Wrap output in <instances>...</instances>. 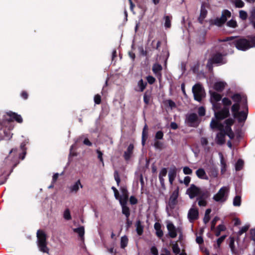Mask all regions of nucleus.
I'll return each mask as SVG.
<instances>
[{
  "label": "nucleus",
  "mask_w": 255,
  "mask_h": 255,
  "mask_svg": "<svg viewBox=\"0 0 255 255\" xmlns=\"http://www.w3.org/2000/svg\"><path fill=\"white\" fill-rule=\"evenodd\" d=\"M239 16L243 20H245L248 18L247 12L244 10H240L239 12Z\"/></svg>",
  "instance_id": "6e6d98bb"
},
{
  "label": "nucleus",
  "mask_w": 255,
  "mask_h": 255,
  "mask_svg": "<svg viewBox=\"0 0 255 255\" xmlns=\"http://www.w3.org/2000/svg\"><path fill=\"white\" fill-rule=\"evenodd\" d=\"M213 105V109L214 111V112L219 111V110L221 109V105L220 104L218 103L217 102H214L212 103Z\"/></svg>",
  "instance_id": "69168bd1"
},
{
  "label": "nucleus",
  "mask_w": 255,
  "mask_h": 255,
  "mask_svg": "<svg viewBox=\"0 0 255 255\" xmlns=\"http://www.w3.org/2000/svg\"><path fill=\"white\" fill-rule=\"evenodd\" d=\"M209 6V4L207 2H203L202 3L201 9H200V13L199 17L198 18V21L200 24H203L204 19L206 17L208 11L206 9V7Z\"/></svg>",
  "instance_id": "9d476101"
},
{
  "label": "nucleus",
  "mask_w": 255,
  "mask_h": 255,
  "mask_svg": "<svg viewBox=\"0 0 255 255\" xmlns=\"http://www.w3.org/2000/svg\"><path fill=\"white\" fill-rule=\"evenodd\" d=\"M198 113L200 117H203L205 115L206 110L203 107H200L198 110Z\"/></svg>",
  "instance_id": "0e129e2a"
},
{
  "label": "nucleus",
  "mask_w": 255,
  "mask_h": 255,
  "mask_svg": "<svg viewBox=\"0 0 255 255\" xmlns=\"http://www.w3.org/2000/svg\"><path fill=\"white\" fill-rule=\"evenodd\" d=\"M211 95V101L212 103L218 102L222 99V96L215 92H210Z\"/></svg>",
  "instance_id": "393cba45"
},
{
  "label": "nucleus",
  "mask_w": 255,
  "mask_h": 255,
  "mask_svg": "<svg viewBox=\"0 0 255 255\" xmlns=\"http://www.w3.org/2000/svg\"><path fill=\"white\" fill-rule=\"evenodd\" d=\"M80 187L82 188L83 185L81 183L80 180H78L74 185L69 187L70 192L71 193H77L79 190Z\"/></svg>",
  "instance_id": "aec40b11"
},
{
  "label": "nucleus",
  "mask_w": 255,
  "mask_h": 255,
  "mask_svg": "<svg viewBox=\"0 0 255 255\" xmlns=\"http://www.w3.org/2000/svg\"><path fill=\"white\" fill-rule=\"evenodd\" d=\"M165 19V23H164V26L166 28H169L171 27V17L168 15H166L164 16Z\"/></svg>",
  "instance_id": "37998d69"
},
{
  "label": "nucleus",
  "mask_w": 255,
  "mask_h": 255,
  "mask_svg": "<svg viewBox=\"0 0 255 255\" xmlns=\"http://www.w3.org/2000/svg\"><path fill=\"white\" fill-rule=\"evenodd\" d=\"M147 85V83L144 82L142 79H140L137 82L135 90L137 92H142L145 89Z\"/></svg>",
  "instance_id": "6ab92c4d"
},
{
  "label": "nucleus",
  "mask_w": 255,
  "mask_h": 255,
  "mask_svg": "<svg viewBox=\"0 0 255 255\" xmlns=\"http://www.w3.org/2000/svg\"><path fill=\"white\" fill-rule=\"evenodd\" d=\"M241 204V197L240 196H236L234 198L233 205L234 206L238 207Z\"/></svg>",
  "instance_id": "79ce46f5"
},
{
  "label": "nucleus",
  "mask_w": 255,
  "mask_h": 255,
  "mask_svg": "<svg viewBox=\"0 0 255 255\" xmlns=\"http://www.w3.org/2000/svg\"><path fill=\"white\" fill-rule=\"evenodd\" d=\"M221 173L223 174L225 173L226 171L227 164L226 161H225L223 155L221 153Z\"/></svg>",
  "instance_id": "4c0bfd02"
},
{
  "label": "nucleus",
  "mask_w": 255,
  "mask_h": 255,
  "mask_svg": "<svg viewBox=\"0 0 255 255\" xmlns=\"http://www.w3.org/2000/svg\"><path fill=\"white\" fill-rule=\"evenodd\" d=\"M225 84L223 82H216L214 85V89L218 92H222L225 88Z\"/></svg>",
  "instance_id": "c756f323"
},
{
  "label": "nucleus",
  "mask_w": 255,
  "mask_h": 255,
  "mask_svg": "<svg viewBox=\"0 0 255 255\" xmlns=\"http://www.w3.org/2000/svg\"><path fill=\"white\" fill-rule=\"evenodd\" d=\"M14 121L20 124L22 123L23 119L20 115L12 111L5 113L0 117V141L9 139L11 137L10 130L6 126Z\"/></svg>",
  "instance_id": "f257e3e1"
},
{
  "label": "nucleus",
  "mask_w": 255,
  "mask_h": 255,
  "mask_svg": "<svg viewBox=\"0 0 255 255\" xmlns=\"http://www.w3.org/2000/svg\"><path fill=\"white\" fill-rule=\"evenodd\" d=\"M167 229L168 231V235L170 238H175L177 236L175 227L172 223L167 224Z\"/></svg>",
  "instance_id": "a211bd4d"
},
{
  "label": "nucleus",
  "mask_w": 255,
  "mask_h": 255,
  "mask_svg": "<svg viewBox=\"0 0 255 255\" xmlns=\"http://www.w3.org/2000/svg\"><path fill=\"white\" fill-rule=\"evenodd\" d=\"M235 5L236 7L242 8L244 6L245 3L242 0H235Z\"/></svg>",
  "instance_id": "680f3d73"
},
{
  "label": "nucleus",
  "mask_w": 255,
  "mask_h": 255,
  "mask_svg": "<svg viewBox=\"0 0 255 255\" xmlns=\"http://www.w3.org/2000/svg\"><path fill=\"white\" fill-rule=\"evenodd\" d=\"M128 199V197H127L121 196L120 198V199L119 200L120 203L122 207L125 206H127V205Z\"/></svg>",
  "instance_id": "de8ad7c7"
},
{
  "label": "nucleus",
  "mask_w": 255,
  "mask_h": 255,
  "mask_svg": "<svg viewBox=\"0 0 255 255\" xmlns=\"http://www.w3.org/2000/svg\"><path fill=\"white\" fill-rule=\"evenodd\" d=\"M247 98L246 96H242L240 93H235L231 96L232 100L235 102V103H242L243 106V100Z\"/></svg>",
  "instance_id": "f3484780"
},
{
  "label": "nucleus",
  "mask_w": 255,
  "mask_h": 255,
  "mask_svg": "<svg viewBox=\"0 0 255 255\" xmlns=\"http://www.w3.org/2000/svg\"><path fill=\"white\" fill-rule=\"evenodd\" d=\"M234 120L232 118L226 119L224 122V123L226 125V127L228 126L231 127L234 124Z\"/></svg>",
  "instance_id": "4d7b16f0"
},
{
  "label": "nucleus",
  "mask_w": 255,
  "mask_h": 255,
  "mask_svg": "<svg viewBox=\"0 0 255 255\" xmlns=\"http://www.w3.org/2000/svg\"><path fill=\"white\" fill-rule=\"evenodd\" d=\"M226 25L229 27L235 28L238 27L237 21L234 19H231L226 23Z\"/></svg>",
  "instance_id": "ea45409f"
},
{
  "label": "nucleus",
  "mask_w": 255,
  "mask_h": 255,
  "mask_svg": "<svg viewBox=\"0 0 255 255\" xmlns=\"http://www.w3.org/2000/svg\"><path fill=\"white\" fill-rule=\"evenodd\" d=\"M162 69V67L161 65L159 64H155L152 67V71L155 74H160V72Z\"/></svg>",
  "instance_id": "c9c22d12"
},
{
  "label": "nucleus",
  "mask_w": 255,
  "mask_h": 255,
  "mask_svg": "<svg viewBox=\"0 0 255 255\" xmlns=\"http://www.w3.org/2000/svg\"><path fill=\"white\" fill-rule=\"evenodd\" d=\"M244 161L239 159L236 162L235 164V169L236 171H240L243 167L244 166Z\"/></svg>",
  "instance_id": "58836bf2"
},
{
  "label": "nucleus",
  "mask_w": 255,
  "mask_h": 255,
  "mask_svg": "<svg viewBox=\"0 0 255 255\" xmlns=\"http://www.w3.org/2000/svg\"><path fill=\"white\" fill-rule=\"evenodd\" d=\"M128 239L126 236H124L121 238V247L122 249H125L128 245Z\"/></svg>",
  "instance_id": "e433bc0d"
},
{
  "label": "nucleus",
  "mask_w": 255,
  "mask_h": 255,
  "mask_svg": "<svg viewBox=\"0 0 255 255\" xmlns=\"http://www.w3.org/2000/svg\"><path fill=\"white\" fill-rule=\"evenodd\" d=\"M165 103L168 105V106L169 107H170L171 109L175 108L176 107V105L175 103V102L170 99L166 101Z\"/></svg>",
  "instance_id": "052dcab7"
},
{
  "label": "nucleus",
  "mask_w": 255,
  "mask_h": 255,
  "mask_svg": "<svg viewBox=\"0 0 255 255\" xmlns=\"http://www.w3.org/2000/svg\"><path fill=\"white\" fill-rule=\"evenodd\" d=\"M226 230V226L223 224H220L218 225L216 228H215V234L216 237H219L221 235V232L222 231H225Z\"/></svg>",
  "instance_id": "2f4dec72"
},
{
  "label": "nucleus",
  "mask_w": 255,
  "mask_h": 255,
  "mask_svg": "<svg viewBox=\"0 0 255 255\" xmlns=\"http://www.w3.org/2000/svg\"><path fill=\"white\" fill-rule=\"evenodd\" d=\"M146 80L150 85L153 84L156 81L155 78H154L152 76H147L146 77Z\"/></svg>",
  "instance_id": "e2e57ef3"
},
{
  "label": "nucleus",
  "mask_w": 255,
  "mask_h": 255,
  "mask_svg": "<svg viewBox=\"0 0 255 255\" xmlns=\"http://www.w3.org/2000/svg\"><path fill=\"white\" fill-rule=\"evenodd\" d=\"M26 154V148L24 142L21 143L19 148H13L10 150L4 160L5 163L11 168L10 173L19 163V159H24Z\"/></svg>",
  "instance_id": "7ed1b4c3"
},
{
  "label": "nucleus",
  "mask_w": 255,
  "mask_h": 255,
  "mask_svg": "<svg viewBox=\"0 0 255 255\" xmlns=\"http://www.w3.org/2000/svg\"><path fill=\"white\" fill-rule=\"evenodd\" d=\"M226 55V53H222L219 52L213 54L211 57L208 59L206 64V68L208 71L210 72H213L214 64L221 65L227 63V60L224 58Z\"/></svg>",
  "instance_id": "20e7f679"
},
{
  "label": "nucleus",
  "mask_w": 255,
  "mask_h": 255,
  "mask_svg": "<svg viewBox=\"0 0 255 255\" xmlns=\"http://www.w3.org/2000/svg\"><path fill=\"white\" fill-rule=\"evenodd\" d=\"M243 108L245 110L244 111L239 112L234 118L237 119L239 123L245 122L247 119L248 114V107L247 105V98H245L243 100Z\"/></svg>",
  "instance_id": "423d86ee"
},
{
  "label": "nucleus",
  "mask_w": 255,
  "mask_h": 255,
  "mask_svg": "<svg viewBox=\"0 0 255 255\" xmlns=\"http://www.w3.org/2000/svg\"><path fill=\"white\" fill-rule=\"evenodd\" d=\"M210 25H216L219 27H222L225 23L220 17H217L215 19H210L209 20Z\"/></svg>",
  "instance_id": "b1692460"
},
{
  "label": "nucleus",
  "mask_w": 255,
  "mask_h": 255,
  "mask_svg": "<svg viewBox=\"0 0 255 255\" xmlns=\"http://www.w3.org/2000/svg\"><path fill=\"white\" fill-rule=\"evenodd\" d=\"M224 128L226 131V135H228L230 138L233 139L235 137V134L232 130L231 127L228 126V127Z\"/></svg>",
  "instance_id": "f704fd0d"
},
{
  "label": "nucleus",
  "mask_w": 255,
  "mask_h": 255,
  "mask_svg": "<svg viewBox=\"0 0 255 255\" xmlns=\"http://www.w3.org/2000/svg\"><path fill=\"white\" fill-rule=\"evenodd\" d=\"M173 252L176 255H178L180 252V249L178 246V245L177 242H176L174 244L172 245V247Z\"/></svg>",
  "instance_id": "a18cd8bd"
},
{
  "label": "nucleus",
  "mask_w": 255,
  "mask_h": 255,
  "mask_svg": "<svg viewBox=\"0 0 255 255\" xmlns=\"http://www.w3.org/2000/svg\"><path fill=\"white\" fill-rule=\"evenodd\" d=\"M197 200L198 201V205L200 207H205L207 204V200L205 199L197 198Z\"/></svg>",
  "instance_id": "13d9d810"
},
{
  "label": "nucleus",
  "mask_w": 255,
  "mask_h": 255,
  "mask_svg": "<svg viewBox=\"0 0 255 255\" xmlns=\"http://www.w3.org/2000/svg\"><path fill=\"white\" fill-rule=\"evenodd\" d=\"M179 196V188L177 187L174 190L170 196L167 203V208L169 207L171 210H173L178 203V197Z\"/></svg>",
  "instance_id": "0eeeda50"
},
{
  "label": "nucleus",
  "mask_w": 255,
  "mask_h": 255,
  "mask_svg": "<svg viewBox=\"0 0 255 255\" xmlns=\"http://www.w3.org/2000/svg\"><path fill=\"white\" fill-rule=\"evenodd\" d=\"M147 129H148V127H147V125L145 124L143 127L142 132L141 142H142V145H144L145 144V141L147 140V137H148Z\"/></svg>",
  "instance_id": "cd10ccee"
},
{
  "label": "nucleus",
  "mask_w": 255,
  "mask_h": 255,
  "mask_svg": "<svg viewBox=\"0 0 255 255\" xmlns=\"http://www.w3.org/2000/svg\"><path fill=\"white\" fill-rule=\"evenodd\" d=\"M122 213L125 215L126 218H129L130 216V210L127 206H122Z\"/></svg>",
  "instance_id": "a19ab883"
},
{
  "label": "nucleus",
  "mask_w": 255,
  "mask_h": 255,
  "mask_svg": "<svg viewBox=\"0 0 255 255\" xmlns=\"http://www.w3.org/2000/svg\"><path fill=\"white\" fill-rule=\"evenodd\" d=\"M220 220V218L218 216H216L214 218L211 222V230L213 231L215 230V226L217 222Z\"/></svg>",
  "instance_id": "49530a36"
},
{
  "label": "nucleus",
  "mask_w": 255,
  "mask_h": 255,
  "mask_svg": "<svg viewBox=\"0 0 255 255\" xmlns=\"http://www.w3.org/2000/svg\"><path fill=\"white\" fill-rule=\"evenodd\" d=\"M135 227H136V231L137 234L139 236H141L142 235L143 232V226L141 224V222L140 220H138L136 222L135 224Z\"/></svg>",
  "instance_id": "bb28decb"
},
{
  "label": "nucleus",
  "mask_w": 255,
  "mask_h": 255,
  "mask_svg": "<svg viewBox=\"0 0 255 255\" xmlns=\"http://www.w3.org/2000/svg\"><path fill=\"white\" fill-rule=\"evenodd\" d=\"M230 111L229 107H224L221 110L215 112V117L217 120H223L230 116Z\"/></svg>",
  "instance_id": "1a4fd4ad"
},
{
  "label": "nucleus",
  "mask_w": 255,
  "mask_h": 255,
  "mask_svg": "<svg viewBox=\"0 0 255 255\" xmlns=\"http://www.w3.org/2000/svg\"><path fill=\"white\" fill-rule=\"evenodd\" d=\"M210 196V193L207 189H200L198 196L197 198L207 200Z\"/></svg>",
  "instance_id": "4be33fe9"
},
{
  "label": "nucleus",
  "mask_w": 255,
  "mask_h": 255,
  "mask_svg": "<svg viewBox=\"0 0 255 255\" xmlns=\"http://www.w3.org/2000/svg\"><path fill=\"white\" fill-rule=\"evenodd\" d=\"M200 190V188L197 187L194 184H192L187 190V194L189 195L190 199H193L196 196H198Z\"/></svg>",
  "instance_id": "f8f14e48"
},
{
  "label": "nucleus",
  "mask_w": 255,
  "mask_h": 255,
  "mask_svg": "<svg viewBox=\"0 0 255 255\" xmlns=\"http://www.w3.org/2000/svg\"><path fill=\"white\" fill-rule=\"evenodd\" d=\"M196 173L197 176L200 179H208V177L203 168H199L196 170Z\"/></svg>",
  "instance_id": "c85d7f7f"
},
{
  "label": "nucleus",
  "mask_w": 255,
  "mask_h": 255,
  "mask_svg": "<svg viewBox=\"0 0 255 255\" xmlns=\"http://www.w3.org/2000/svg\"><path fill=\"white\" fill-rule=\"evenodd\" d=\"M120 190L122 193V197H128V192L126 187L122 186Z\"/></svg>",
  "instance_id": "5fc2aeb1"
},
{
  "label": "nucleus",
  "mask_w": 255,
  "mask_h": 255,
  "mask_svg": "<svg viewBox=\"0 0 255 255\" xmlns=\"http://www.w3.org/2000/svg\"><path fill=\"white\" fill-rule=\"evenodd\" d=\"M163 142L160 141L158 140H155L154 146L155 148L158 149H162L163 148Z\"/></svg>",
  "instance_id": "c03bdc74"
},
{
  "label": "nucleus",
  "mask_w": 255,
  "mask_h": 255,
  "mask_svg": "<svg viewBox=\"0 0 255 255\" xmlns=\"http://www.w3.org/2000/svg\"><path fill=\"white\" fill-rule=\"evenodd\" d=\"M241 103H234L231 107V111L233 114V116H235L237 113L239 112L240 109Z\"/></svg>",
  "instance_id": "72a5a7b5"
},
{
  "label": "nucleus",
  "mask_w": 255,
  "mask_h": 255,
  "mask_svg": "<svg viewBox=\"0 0 255 255\" xmlns=\"http://www.w3.org/2000/svg\"><path fill=\"white\" fill-rule=\"evenodd\" d=\"M248 39L243 36H229L220 40L221 42L229 41V44L235 46L238 50L245 51L255 47V36L249 35Z\"/></svg>",
  "instance_id": "f03ea898"
},
{
  "label": "nucleus",
  "mask_w": 255,
  "mask_h": 255,
  "mask_svg": "<svg viewBox=\"0 0 255 255\" xmlns=\"http://www.w3.org/2000/svg\"><path fill=\"white\" fill-rule=\"evenodd\" d=\"M203 91V87L200 84L197 83L193 86L192 92L195 100L198 102H200L202 100Z\"/></svg>",
  "instance_id": "6e6552de"
},
{
  "label": "nucleus",
  "mask_w": 255,
  "mask_h": 255,
  "mask_svg": "<svg viewBox=\"0 0 255 255\" xmlns=\"http://www.w3.org/2000/svg\"><path fill=\"white\" fill-rule=\"evenodd\" d=\"M114 176L115 180L117 182V185L119 186L121 182V179L119 172L117 170H115L114 171Z\"/></svg>",
  "instance_id": "864d4df0"
},
{
  "label": "nucleus",
  "mask_w": 255,
  "mask_h": 255,
  "mask_svg": "<svg viewBox=\"0 0 255 255\" xmlns=\"http://www.w3.org/2000/svg\"><path fill=\"white\" fill-rule=\"evenodd\" d=\"M250 225H246L243 227L241 230L238 232V235L240 236L244 233H246L249 229Z\"/></svg>",
  "instance_id": "8fccbe9b"
},
{
  "label": "nucleus",
  "mask_w": 255,
  "mask_h": 255,
  "mask_svg": "<svg viewBox=\"0 0 255 255\" xmlns=\"http://www.w3.org/2000/svg\"><path fill=\"white\" fill-rule=\"evenodd\" d=\"M163 132L161 130H159L156 132L155 135V140L162 139L163 137Z\"/></svg>",
  "instance_id": "bf43d9fd"
},
{
  "label": "nucleus",
  "mask_w": 255,
  "mask_h": 255,
  "mask_svg": "<svg viewBox=\"0 0 255 255\" xmlns=\"http://www.w3.org/2000/svg\"><path fill=\"white\" fill-rule=\"evenodd\" d=\"M222 103L224 107H228L232 104V101L228 98H224L222 99Z\"/></svg>",
  "instance_id": "603ef678"
},
{
  "label": "nucleus",
  "mask_w": 255,
  "mask_h": 255,
  "mask_svg": "<svg viewBox=\"0 0 255 255\" xmlns=\"http://www.w3.org/2000/svg\"><path fill=\"white\" fill-rule=\"evenodd\" d=\"M228 191V189L227 187H222L218 193L214 196L213 199L217 202L224 201L225 200H223V198Z\"/></svg>",
  "instance_id": "9b49d317"
},
{
  "label": "nucleus",
  "mask_w": 255,
  "mask_h": 255,
  "mask_svg": "<svg viewBox=\"0 0 255 255\" xmlns=\"http://www.w3.org/2000/svg\"><path fill=\"white\" fill-rule=\"evenodd\" d=\"M249 20H255V7H253L251 11V14L249 16Z\"/></svg>",
  "instance_id": "774afa93"
},
{
  "label": "nucleus",
  "mask_w": 255,
  "mask_h": 255,
  "mask_svg": "<svg viewBox=\"0 0 255 255\" xmlns=\"http://www.w3.org/2000/svg\"><path fill=\"white\" fill-rule=\"evenodd\" d=\"M73 231L78 234L79 237L81 240L84 239V236L85 234V229L83 226H81L79 228L73 229Z\"/></svg>",
  "instance_id": "7c9ffc66"
},
{
  "label": "nucleus",
  "mask_w": 255,
  "mask_h": 255,
  "mask_svg": "<svg viewBox=\"0 0 255 255\" xmlns=\"http://www.w3.org/2000/svg\"><path fill=\"white\" fill-rule=\"evenodd\" d=\"M37 245L39 251L43 253L49 254V249L47 247V235L41 230H38L36 233Z\"/></svg>",
  "instance_id": "39448f33"
},
{
  "label": "nucleus",
  "mask_w": 255,
  "mask_h": 255,
  "mask_svg": "<svg viewBox=\"0 0 255 255\" xmlns=\"http://www.w3.org/2000/svg\"><path fill=\"white\" fill-rule=\"evenodd\" d=\"M64 218L66 220H70L72 219L70 212L69 209H66L64 212L63 214Z\"/></svg>",
  "instance_id": "09e8293b"
},
{
  "label": "nucleus",
  "mask_w": 255,
  "mask_h": 255,
  "mask_svg": "<svg viewBox=\"0 0 255 255\" xmlns=\"http://www.w3.org/2000/svg\"><path fill=\"white\" fill-rule=\"evenodd\" d=\"M177 173V168L175 166H173L172 167H171L168 173L169 177V181L170 184H172L173 181L174 180Z\"/></svg>",
  "instance_id": "412c9836"
},
{
  "label": "nucleus",
  "mask_w": 255,
  "mask_h": 255,
  "mask_svg": "<svg viewBox=\"0 0 255 255\" xmlns=\"http://www.w3.org/2000/svg\"><path fill=\"white\" fill-rule=\"evenodd\" d=\"M187 121L191 124H194L198 120V118L196 114L191 113L187 117Z\"/></svg>",
  "instance_id": "473e14b6"
},
{
  "label": "nucleus",
  "mask_w": 255,
  "mask_h": 255,
  "mask_svg": "<svg viewBox=\"0 0 255 255\" xmlns=\"http://www.w3.org/2000/svg\"><path fill=\"white\" fill-rule=\"evenodd\" d=\"M152 98V94L151 90H146L143 95V102L146 105H148L150 100Z\"/></svg>",
  "instance_id": "a878e982"
},
{
  "label": "nucleus",
  "mask_w": 255,
  "mask_h": 255,
  "mask_svg": "<svg viewBox=\"0 0 255 255\" xmlns=\"http://www.w3.org/2000/svg\"><path fill=\"white\" fill-rule=\"evenodd\" d=\"M218 121V120L212 119L210 123L211 128L212 129H217L220 131H224L225 128L224 125L219 122Z\"/></svg>",
  "instance_id": "2eb2a0df"
},
{
  "label": "nucleus",
  "mask_w": 255,
  "mask_h": 255,
  "mask_svg": "<svg viewBox=\"0 0 255 255\" xmlns=\"http://www.w3.org/2000/svg\"><path fill=\"white\" fill-rule=\"evenodd\" d=\"M134 149L133 144L130 143L128 146L127 149L126 151H125L124 154V159L126 161H128L130 159L131 157L132 154H133Z\"/></svg>",
  "instance_id": "dca6fc26"
},
{
  "label": "nucleus",
  "mask_w": 255,
  "mask_h": 255,
  "mask_svg": "<svg viewBox=\"0 0 255 255\" xmlns=\"http://www.w3.org/2000/svg\"><path fill=\"white\" fill-rule=\"evenodd\" d=\"M199 217V211L197 209L191 208L188 211V218L190 222L197 220Z\"/></svg>",
  "instance_id": "ddd939ff"
},
{
  "label": "nucleus",
  "mask_w": 255,
  "mask_h": 255,
  "mask_svg": "<svg viewBox=\"0 0 255 255\" xmlns=\"http://www.w3.org/2000/svg\"><path fill=\"white\" fill-rule=\"evenodd\" d=\"M94 102L96 104L99 105L101 103V97L100 95L97 94L94 97Z\"/></svg>",
  "instance_id": "338daca9"
},
{
  "label": "nucleus",
  "mask_w": 255,
  "mask_h": 255,
  "mask_svg": "<svg viewBox=\"0 0 255 255\" xmlns=\"http://www.w3.org/2000/svg\"><path fill=\"white\" fill-rule=\"evenodd\" d=\"M225 130H224V131H220L218 132L216 137V143L219 145H222L224 144L225 142Z\"/></svg>",
  "instance_id": "4468645a"
},
{
  "label": "nucleus",
  "mask_w": 255,
  "mask_h": 255,
  "mask_svg": "<svg viewBox=\"0 0 255 255\" xmlns=\"http://www.w3.org/2000/svg\"><path fill=\"white\" fill-rule=\"evenodd\" d=\"M227 236L223 235L219 238L217 240V247L215 246V248H219L220 247L221 244L223 242V241L226 239Z\"/></svg>",
  "instance_id": "3c124183"
},
{
  "label": "nucleus",
  "mask_w": 255,
  "mask_h": 255,
  "mask_svg": "<svg viewBox=\"0 0 255 255\" xmlns=\"http://www.w3.org/2000/svg\"><path fill=\"white\" fill-rule=\"evenodd\" d=\"M231 12L228 9H224L222 12V15L220 17L224 23L227 22V19L231 17Z\"/></svg>",
  "instance_id": "5701e85b"
}]
</instances>
